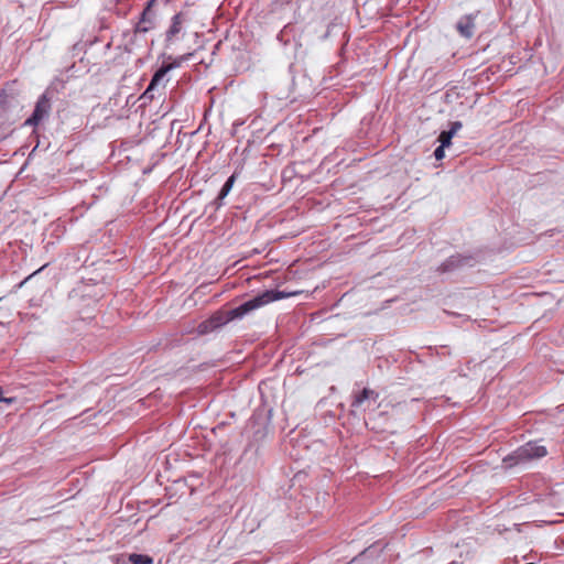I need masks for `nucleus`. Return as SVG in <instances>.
<instances>
[{
    "instance_id": "39448f33",
    "label": "nucleus",
    "mask_w": 564,
    "mask_h": 564,
    "mask_svg": "<svg viewBox=\"0 0 564 564\" xmlns=\"http://www.w3.org/2000/svg\"><path fill=\"white\" fill-rule=\"evenodd\" d=\"M156 0H149L134 25V34L148 33L155 28V13L153 7Z\"/></svg>"
},
{
    "instance_id": "7ed1b4c3",
    "label": "nucleus",
    "mask_w": 564,
    "mask_h": 564,
    "mask_svg": "<svg viewBox=\"0 0 564 564\" xmlns=\"http://www.w3.org/2000/svg\"><path fill=\"white\" fill-rule=\"evenodd\" d=\"M193 56L192 53L183 54L181 56L174 57L171 63L163 64L153 75L150 85L148 86L147 90L144 91V96L153 99L154 96L152 95V91L162 84L163 87H165V83H163V79L165 75L174 69L182 66V64L186 61H188Z\"/></svg>"
},
{
    "instance_id": "dca6fc26",
    "label": "nucleus",
    "mask_w": 564,
    "mask_h": 564,
    "mask_svg": "<svg viewBox=\"0 0 564 564\" xmlns=\"http://www.w3.org/2000/svg\"><path fill=\"white\" fill-rule=\"evenodd\" d=\"M462 128V122L459 121H455L452 123V127L451 129L448 130L449 132H453V135H455V133Z\"/></svg>"
},
{
    "instance_id": "f03ea898",
    "label": "nucleus",
    "mask_w": 564,
    "mask_h": 564,
    "mask_svg": "<svg viewBox=\"0 0 564 564\" xmlns=\"http://www.w3.org/2000/svg\"><path fill=\"white\" fill-rule=\"evenodd\" d=\"M546 455L547 449L545 446L539 445L536 442H528L503 458V464L507 467H512L518 464L542 458Z\"/></svg>"
},
{
    "instance_id": "0eeeda50",
    "label": "nucleus",
    "mask_w": 564,
    "mask_h": 564,
    "mask_svg": "<svg viewBox=\"0 0 564 564\" xmlns=\"http://www.w3.org/2000/svg\"><path fill=\"white\" fill-rule=\"evenodd\" d=\"M477 13L463 15L456 23V31L465 39H471L476 31Z\"/></svg>"
},
{
    "instance_id": "20e7f679",
    "label": "nucleus",
    "mask_w": 564,
    "mask_h": 564,
    "mask_svg": "<svg viewBox=\"0 0 564 564\" xmlns=\"http://www.w3.org/2000/svg\"><path fill=\"white\" fill-rule=\"evenodd\" d=\"M188 17L185 12H177L171 19L170 25L165 31V46L172 47L180 42L186 33Z\"/></svg>"
},
{
    "instance_id": "1a4fd4ad",
    "label": "nucleus",
    "mask_w": 564,
    "mask_h": 564,
    "mask_svg": "<svg viewBox=\"0 0 564 564\" xmlns=\"http://www.w3.org/2000/svg\"><path fill=\"white\" fill-rule=\"evenodd\" d=\"M209 319L213 321L214 326L218 328L230 321L229 311L227 312L226 315H224L221 312H217L213 316H210Z\"/></svg>"
},
{
    "instance_id": "423d86ee",
    "label": "nucleus",
    "mask_w": 564,
    "mask_h": 564,
    "mask_svg": "<svg viewBox=\"0 0 564 564\" xmlns=\"http://www.w3.org/2000/svg\"><path fill=\"white\" fill-rule=\"evenodd\" d=\"M51 110V99L46 94L40 96L36 101L35 109L32 116L26 119V126H37L48 113Z\"/></svg>"
},
{
    "instance_id": "9b49d317",
    "label": "nucleus",
    "mask_w": 564,
    "mask_h": 564,
    "mask_svg": "<svg viewBox=\"0 0 564 564\" xmlns=\"http://www.w3.org/2000/svg\"><path fill=\"white\" fill-rule=\"evenodd\" d=\"M216 327L214 326L213 324V321H210L209 318L202 322L198 326H197V333L199 335H205V334H208L213 330H215Z\"/></svg>"
},
{
    "instance_id": "f8f14e48",
    "label": "nucleus",
    "mask_w": 564,
    "mask_h": 564,
    "mask_svg": "<svg viewBox=\"0 0 564 564\" xmlns=\"http://www.w3.org/2000/svg\"><path fill=\"white\" fill-rule=\"evenodd\" d=\"M132 564H152L153 560L148 555L132 554L130 556Z\"/></svg>"
},
{
    "instance_id": "2eb2a0df",
    "label": "nucleus",
    "mask_w": 564,
    "mask_h": 564,
    "mask_svg": "<svg viewBox=\"0 0 564 564\" xmlns=\"http://www.w3.org/2000/svg\"><path fill=\"white\" fill-rule=\"evenodd\" d=\"M17 401L15 398H4L2 395V389L0 388V402H4V403H8V404H12Z\"/></svg>"
},
{
    "instance_id": "f257e3e1",
    "label": "nucleus",
    "mask_w": 564,
    "mask_h": 564,
    "mask_svg": "<svg viewBox=\"0 0 564 564\" xmlns=\"http://www.w3.org/2000/svg\"><path fill=\"white\" fill-rule=\"evenodd\" d=\"M296 293H284L281 291L267 290L253 299L229 311V319L241 318L248 313L262 307L271 302L285 299Z\"/></svg>"
},
{
    "instance_id": "6e6552de",
    "label": "nucleus",
    "mask_w": 564,
    "mask_h": 564,
    "mask_svg": "<svg viewBox=\"0 0 564 564\" xmlns=\"http://www.w3.org/2000/svg\"><path fill=\"white\" fill-rule=\"evenodd\" d=\"M378 398V393L371 389L365 388L360 393L356 394L351 406L355 409L361 408L365 400L372 399L376 400Z\"/></svg>"
},
{
    "instance_id": "4468645a",
    "label": "nucleus",
    "mask_w": 564,
    "mask_h": 564,
    "mask_svg": "<svg viewBox=\"0 0 564 564\" xmlns=\"http://www.w3.org/2000/svg\"><path fill=\"white\" fill-rule=\"evenodd\" d=\"M444 150H445V147H442V145H440L435 149L434 155H435L436 160H442L444 158V155H445Z\"/></svg>"
},
{
    "instance_id": "9d476101",
    "label": "nucleus",
    "mask_w": 564,
    "mask_h": 564,
    "mask_svg": "<svg viewBox=\"0 0 564 564\" xmlns=\"http://www.w3.org/2000/svg\"><path fill=\"white\" fill-rule=\"evenodd\" d=\"M235 180H236V175L232 174L227 181L226 183L224 184V186L221 187L220 189V193L218 195V198L219 199H223L225 198L228 193L231 191L232 186H234V183H235Z\"/></svg>"
},
{
    "instance_id": "ddd939ff",
    "label": "nucleus",
    "mask_w": 564,
    "mask_h": 564,
    "mask_svg": "<svg viewBox=\"0 0 564 564\" xmlns=\"http://www.w3.org/2000/svg\"><path fill=\"white\" fill-rule=\"evenodd\" d=\"M453 132H449V131H442L440 137H438V141H440V145L442 147H449L451 143H452V138H453Z\"/></svg>"
}]
</instances>
